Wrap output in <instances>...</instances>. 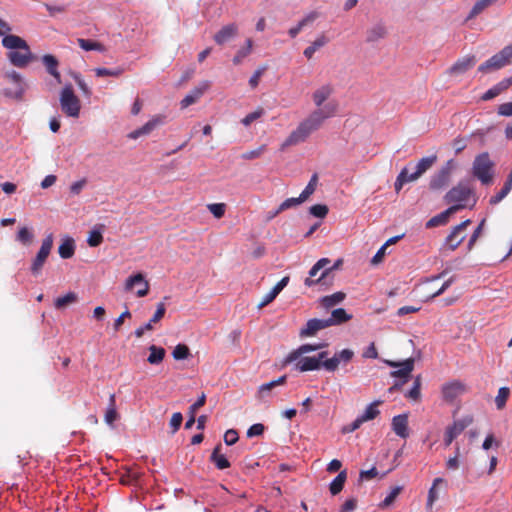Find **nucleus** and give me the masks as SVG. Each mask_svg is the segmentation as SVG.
<instances>
[{"mask_svg":"<svg viewBox=\"0 0 512 512\" xmlns=\"http://www.w3.org/2000/svg\"><path fill=\"white\" fill-rule=\"evenodd\" d=\"M336 109V104L328 103L323 108H319L312 112L286 138L282 144V150L286 147L304 142L312 132L318 130L321 127L325 119L333 116L336 113Z\"/></svg>","mask_w":512,"mask_h":512,"instance_id":"f257e3e1","label":"nucleus"},{"mask_svg":"<svg viewBox=\"0 0 512 512\" xmlns=\"http://www.w3.org/2000/svg\"><path fill=\"white\" fill-rule=\"evenodd\" d=\"M2 45L10 50L7 53V58L15 67L24 68L33 59L28 43L18 35H6L2 39Z\"/></svg>","mask_w":512,"mask_h":512,"instance_id":"f03ea898","label":"nucleus"},{"mask_svg":"<svg viewBox=\"0 0 512 512\" xmlns=\"http://www.w3.org/2000/svg\"><path fill=\"white\" fill-rule=\"evenodd\" d=\"M62 112L71 118H78L81 110V101L74 93L73 86L68 83L60 92L59 97Z\"/></svg>","mask_w":512,"mask_h":512,"instance_id":"7ed1b4c3","label":"nucleus"},{"mask_svg":"<svg viewBox=\"0 0 512 512\" xmlns=\"http://www.w3.org/2000/svg\"><path fill=\"white\" fill-rule=\"evenodd\" d=\"M512 63V43L505 46L497 54L486 60L478 67V71L482 73H489L491 71L499 70Z\"/></svg>","mask_w":512,"mask_h":512,"instance_id":"20e7f679","label":"nucleus"},{"mask_svg":"<svg viewBox=\"0 0 512 512\" xmlns=\"http://www.w3.org/2000/svg\"><path fill=\"white\" fill-rule=\"evenodd\" d=\"M512 63V43L505 46L497 54L486 60L478 67V71L482 73H489L491 71L499 70Z\"/></svg>","mask_w":512,"mask_h":512,"instance_id":"39448f33","label":"nucleus"},{"mask_svg":"<svg viewBox=\"0 0 512 512\" xmlns=\"http://www.w3.org/2000/svg\"><path fill=\"white\" fill-rule=\"evenodd\" d=\"M493 163L488 153L478 155L473 162V175L481 181L482 184L488 185L492 182Z\"/></svg>","mask_w":512,"mask_h":512,"instance_id":"423d86ee","label":"nucleus"},{"mask_svg":"<svg viewBox=\"0 0 512 512\" xmlns=\"http://www.w3.org/2000/svg\"><path fill=\"white\" fill-rule=\"evenodd\" d=\"M471 224V220L467 219L460 224L456 225L451 233L445 238L442 245L443 250L454 251L466 238V229Z\"/></svg>","mask_w":512,"mask_h":512,"instance_id":"0eeeda50","label":"nucleus"},{"mask_svg":"<svg viewBox=\"0 0 512 512\" xmlns=\"http://www.w3.org/2000/svg\"><path fill=\"white\" fill-rule=\"evenodd\" d=\"M52 247H53V236H52V234H49L48 236H46L45 239H43L41 247L31 264L30 270L34 276H37L40 274L49 254L51 252Z\"/></svg>","mask_w":512,"mask_h":512,"instance_id":"6e6552de","label":"nucleus"},{"mask_svg":"<svg viewBox=\"0 0 512 512\" xmlns=\"http://www.w3.org/2000/svg\"><path fill=\"white\" fill-rule=\"evenodd\" d=\"M468 392L467 385L460 380H453L442 385V399L449 404Z\"/></svg>","mask_w":512,"mask_h":512,"instance_id":"1a4fd4ad","label":"nucleus"},{"mask_svg":"<svg viewBox=\"0 0 512 512\" xmlns=\"http://www.w3.org/2000/svg\"><path fill=\"white\" fill-rule=\"evenodd\" d=\"M472 423L473 417L467 415L459 420L454 421L451 426H448L444 435L445 446H450L454 439L457 438Z\"/></svg>","mask_w":512,"mask_h":512,"instance_id":"9d476101","label":"nucleus"},{"mask_svg":"<svg viewBox=\"0 0 512 512\" xmlns=\"http://www.w3.org/2000/svg\"><path fill=\"white\" fill-rule=\"evenodd\" d=\"M5 78L11 83V87L4 89V95L14 99H20L24 93V83L21 75L12 70L5 73Z\"/></svg>","mask_w":512,"mask_h":512,"instance_id":"9b49d317","label":"nucleus"},{"mask_svg":"<svg viewBox=\"0 0 512 512\" xmlns=\"http://www.w3.org/2000/svg\"><path fill=\"white\" fill-rule=\"evenodd\" d=\"M354 357V351L351 349H343L336 352L333 357L326 359L323 362V368L328 372H334L338 369L341 363L347 364Z\"/></svg>","mask_w":512,"mask_h":512,"instance_id":"f8f14e48","label":"nucleus"},{"mask_svg":"<svg viewBox=\"0 0 512 512\" xmlns=\"http://www.w3.org/2000/svg\"><path fill=\"white\" fill-rule=\"evenodd\" d=\"M472 191L471 189L462 183L453 187L446 195L445 201L449 204H464L466 206V202L469 199Z\"/></svg>","mask_w":512,"mask_h":512,"instance_id":"ddd939ff","label":"nucleus"},{"mask_svg":"<svg viewBox=\"0 0 512 512\" xmlns=\"http://www.w3.org/2000/svg\"><path fill=\"white\" fill-rule=\"evenodd\" d=\"M477 58L475 55H467L458 59L448 70V74L458 76L466 73L475 66Z\"/></svg>","mask_w":512,"mask_h":512,"instance_id":"4468645a","label":"nucleus"},{"mask_svg":"<svg viewBox=\"0 0 512 512\" xmlns=\"http://www.w3.org/2000/svg\"><path fill=\"white\" fill-rule=\"evenodd\" d=\"M135 286H138V290L136 292L138 297H144L148 294L149 283L144 279V276L141 273L130 276L125 282L126 291L132 290Z\"/></svg>","mask_w":512,"mask_h":512,"instance_id":"2eb2a0df","label":"nucleus"},{"mask_svg":"<svg viewBox=\"0 0 512 512\" xmlns=\"http://www.w3.org/2000/svg\"><path fill=\"white\" fill-rule=\"evenodd\" d=\"M386 363L391 367H399L398 370H394L391 372L392 377L402 378L403 382H406L411 372L414 369V359L408 358L402 363L394 362V361H386Z\"/></svg>","mask_w":512,"mask_h":512,"instance_id":"dca6fc26","label":"nucleus"},{"mask_svg":"<svg viewBox=\"0 0 512 512\" xmlns=\"http://www.w3.org/2000/svg\"><path fill=\"white\" fill-rule=\"evenodd\" d=\"M165 117L162 115H156L152 119H150L147 123H145L142 127L130 132L128 137L130 139H137L141 136H145L150 134L155 128L162 125L164 123Z\"/></svg>","mask_w":512,"mask_h":512,"instance_id":"f3484780","label":"nucleus"},{"mask_svg":"<svg viewBox=\"0 0 512 512\" xmlns=\"http://www.w3.org/2000/svg\"><path fill=\"white\" fill-rule=\"evenodd\" d=\"M328 327H330V326H329L327 319H317V318L310 319L307 321L305 327H303L300 330L299 335L302 338L312 337V336H315L318 333V331L323 330Z\"/></svg>","mask_w":512,"mask_h":512,"instance_id":"a211bd4d","label":"nucleus"},{"mask_svg":"<svg viewBox=\"0 0 512 512\" xmlns=\"http://www.w3.org/2000/svg\"><path fill=\"white\" fill-rule=\"evenodd\" d=\"M463 208H465L464 204H456V205L450 206L445 211H443L440 214L429 219L426 223V227L433 228V227H437V226L446 224L450 215H452L453 213H455Z\"/></svg>","mask_w":512,"mask_h":512,"instance_id":"6ab92c4d","label":"nucleus"},{"mask_svg":"<svg viewBox=\"0 0 512 512\" xmlns=\"http://www.w3.org/2000/svg\"><path fill=\"white\" fill-rule=\"evenodd\" d=\"M325 346V344H303L299 346L297 349L291 351L286 358L283 361V365H288L293 362H295L297 359H299L300 356H303L304 354H307L309 352L316 351L318 349H321Z\"/></svg>","mask_w":512,"mask_h":512,"instance_id":"aec40b11","label":"nucleus"},{"mask_svg":"<svg viewBox=\"0 0 512 512\" xmlns=\"http://www.w3.org/2000/svg\"><path fill=\"white\" fill-rule=\"evenodd\" d=\"M238 34V26L231 23L223 26L213 37L218 45H223L233 39Z\"/></svg>","mask_w":512,"mask_h":512,"instance_id":"412c9836","label":"nucleus"},{"mask_svg":"<svg viewBox=\"0 0 512 512\" xmlns=\"http://www.w3.org/2000/svg\"><path fill=\"white\" fill-rule=\"evenodd\" d=\"M209 84L207 82L203 83L201 86L195 87L191 90L180 102L181 108L185 109L190 105L196 103L204 94V92L208 89Z\"/></svg>","mask_w":512,"mask_h":512,"instance_id":"4be33fe9","label":"nucleus"},{"mask_svg":"<svg viewBox=\"0 0 512 512\" xmlns=\"http://www.w3.org/2000/svg\"><path fill=\"white\" fill-rule=\"evenodd\" d=\"M294 363L295 369L299 372L313 371L320 368L319 359H316L315 356H300Z\"/></svg>","mask_w":512,"mask_h":512,"instance_id":"5701e85b","label":"nucleus"},{"mask_svg":"<svg viewBox=\"0 0 512 512\" xmlns=\"http://www.w3.org/2000/svg\"><path fill=\"white\" fill-rule=\"evenodd\" d=\"M42 63L45 66L47 72L57 81L61 83V75L58 71L59 62L54 55L45 54L42 57Z\"/></svg>","mask_w":512,"mask_h":512,"instance_id":"b1692460","label":"nucleus"},{"mask_svg":"<svg viewBox=\"0 0 512 512\" xmlns=\"http://www.w3.org/2000/svg\"><path fill=\"white\" fill-rule=\"evenodd\" d=\"M392 429L396 435L401 438H407L408 433V417L405 414L397 415L392 419Z\"/></svg>","mask_w":512,"mask_h":512,"instance_id":"393cba45","label":"nucleus"},{"mask_svg":"<svg viewBox=\"0 0 512 512\" xmlns=\"http://www.w3.org/2000/svg\"><path fill=\"white\" fill-rule=\"evenodd\" d=\"M143 473L134 467L126 468L125 472L120 476V483L123 485H139Z\"/></svg>","mask_w":512,"mask_h":512,"instance_id":"a878e982","label":"nucleus"},{"mask_svg":"<svg viewBox=\"0 0 512 512\" xmlns=\"http://www.w3.org/2000/svg\"><path fill=\"white\" fill-rule=\"evenodd\" d=\"M440 485H443V486H447V481L442 478V477H437L433 480V483H432V486L430 487L429 491H428V497H427V510H431L432 507H433V504L435 503V501L438 500L439 498V495H438V492H437V487L440 486Z\"/></svg>","mask_w":512,"mask_h":512,"instance_id":"bb28decb","label":"nucleus"},{"mask_svg":"<svg viewBox=\"0 0 512 512\" xmlns=\"http://www.w3.org/2000/svg\"><path fill=\"white\" fill-rule=\"evenodd\" d=\"M221 444H218L211 456H210V460L211 462H213L215 464V466L219 469V470H224L226 468H229L230 467V462L227 460V458L221 454Z\"/></svg>","mask_w":512,"mask_h":512,"instance_id":"cd10ccee","label":"nucleus"},{"mask_svg":"<svg viewBox=\"0 0 512 512\" xmlns=\"http://www.w3.org/2000/svg\"><path fill=\"white\" fill-rule=\"evenodd\" d=\"M511 189H512V172L509 174V176H508L507 180L505 181L501 190L490 198L489 203L491 205L498 204L510 193Z\"/></svg>","mask_w":512,"mask_h":512,"instance_id":"c85d7f7f","label":"nucleus"},{"mask_svg":"<svg viewBox=\"0 0 512 512\" xmlns=\"http://www.w3.org/2000/svg\"><path fill=\"white\" fill-rule=\"evenodd\" d=\"M352 315L348 314L345 309L337 308L332 311L331 317L327 319L329 326L339 325L349 321Z\"/></svg>","mask_w":512,"mask_h":512,"instance_id":"c756f323","label":"nucleus"},{"mask_svg":"<svg viewBox=\"0 0 512 512\" xmlns=\"http://www.w3.org/2000/svg\"><path fill=\"white\" fill-rule=\"evenodd\" d=\"M58 253L61 258L69 259L75 253V242L71 237H67L58 247Z\"/></svg>","mask_w":512,"mask_h":512,"instance_id":"7c9ffc66","label":"nucleus"},{"mask_svg":"<svg viewBox=\"0 0 512 512\" xmlns=\"http://www.w3.org/2000/svg\"><path fill=\"white\" fill-rule=\"evenodd\" d=\"M449 171L441 170L438 174H436L430 181V188L437 190L441 189L448 185L449 183Z\"/></svg>","mask_w":512,"mask_h":512,"instance_id":"2f4dec72","label":"nucleus"},{"mask_svg":"<svg viewBox=\"0 0 512 512\" xmlns=\"http://www.w3.org/2000/svg\"><path fill=\"white\" fill-rule=\"evenodd\" d=\"M346 479H347L346 470L340 471L339 474L330 483V486H329L330 493L334 496L339 494L344 487Z\"/></svg>","mask_w":512,"mask_h":512,"instance_id":"473e14b6","label":"nucleus"},{"mask_svg":"<svg viewBox=\"0 0 512 512\" xmlns=\"http://www.w3.org/2000/svg\"><path fill=\"white\" fill-rule=\"evenodd\" d=\"M149 351H150V354L147 358V361L152 365L161 363L166 354V351L164 348L158 347L156 345H151L149 347Z\"/></svg>","mask_w":512,"mask_h":512,"instance_id":"72a5a7b5","label":"nucleus"},{"mask_svg":"<svg viewBox=\"0 0 512 512\" xmlns=\"http://www.w3.org/2000/svg\"><path fill=\"white\" fill-rule=\"evenodd\" d=\"M332 93V88L329 85H325L317 89L313 93V101L317 107L322 106V104L328 99V97Z\"/></svg>","mask_w":512,"mask_h":512,"instance_id":"f704fd0d","label":"nucleus"},{"mask_svg":"<svg viewBox=\"0 0 512 512\" xmlns=\"http://www.w3.org/2000/svg\"><path fill=\"white\" fill-rule=\"evenodd\" d=\"M367 42H376L386 35V28L382 24H377L367 31Z\"/></svg>","mask_w":512,"mask_h":512,"instance_id":"c9c22d12","label":"nucleus"},{"mask_svg":"<svg viewBox=\"0 0 512 512\" xmlns=\"http://www.w3.org/2000/svg\"><path fill=\"white\" fill-rule=\"evenodd\" d=\"M382 402L381 401H374L372 402L371 404H369L365 411L363 412L362 415H360L359 417L361 418V420L363 422H367V421H370V420H373L375 419L379 414H380V411L378 409V406L381 404Z\"/></svg>","mask_w":512,"mask_h":512,"instance_id":"e433bc0d","label":"nucleus"},{"mask_svg":"<svg viewBox=\"0 0 512 512\" xmlns=\"http://www.w3.org/2000/svg\"><path fill=\"white\" fill-rule=\"evenodd\" d=\"M286 382V376H281L276 380L262 384L258 389V397L264 398L266 393L270 392L273 388L283 385Z\"/></svg>","mask_w":512,"mask_h":512,"instance_id":"4c0bfd02","label":"nucleus"},{"mask_svg":"<svg viewBox=\"0 0 512 512\" xmlns=\"http://www.w3.org/2000/svg\"><path fill=\"white\" fill-rule=\"evenodd\" d=\"M436 160L437 157L435 155L422 158L414 167L416 176H422V174L432 167Z\"/></svg>","mask_w":512,"mask_h":512,"instance_id":"58836bf2","label":"nucleus"},{"mask_svg":"<svg viewBox=\"0 0 512 512\" xmlns=\"http://www.w3.org/2000/svg\"><path fill=\"white\" fill-rule=\"evenodd\" d=\"M118 413L116 411V400L115 395L111 394L109 397V407L105 413V422L108 425H113V423L117 420Z\"/></svg>","mask_w":512,"mask_h":512,"instance_id":"ea45409f","label":"nucleus"},{"mask_svg":"<svg viewBox=\"0 0 512 512\" xmlns=\"http://www.w3.org/2000/svg\"><path fill=\"white\" fill-rule=\"evenodd\" d=\"M303 202H305V200H302L301 195H299V197H297V198H288L280 204L278 209L272 214L271 217H275L279 213H281L287 209H290L292 207L298 206V205L302 204Z\"/></svg>","mask_w":512,"mask_h":512,"instance_id":"a19ab883","label":"nucleus"},{"mask_svg":"<svg viewBox=\"0 0 512 512\" xmlns=\"http://www.w3.org/2000/svg\"><path fill=\"white\" fill-rule=\"evenodd\" d=\"M77 42H78V45L85 51H92V50H96V51H100V52L105 51V47L100 42H97V41L79 38L77 40Z\"/></svg>","mask_w":512,"mask_h":512,"instance_id":"79ce46f5","label":"nucleus"},{"mask_svg":"<svg viewBox=\"0 0 512 512\" xmlns=\"http://www.w3.org/2000/svg\"><path fill=\"white\" fill-rule=\"evenodd\" d=\"M346 295L343 292H336L332 295H328L322 298L321 302L325 308H331L336 304L342 302L345 299Z\"/></svg>","mask_w":512,"mask_h":512,"instance_id":"37998d69","label":"nucleus"},{"mask_svg":"<svg viewBox=\"0 0 512 512\" xmlns=\"http://www.w3.org/2000/svg\"><path fill=\"white\" fill-rule=\"evenodd\" d=\"M499 0H478L472 7L468 18H473L480 14L487 7L497 3Z\"/></svg>","mask_w":512,"mask_h":512,"instance_id":"c03bdc74","label":"nucleus"},{"mask_svg":"<svg viewBox=\"0 0 512 512\" xmlns=\"http://www.w3.org/2000/svg\"><path fill=\"white\" fill-rule=\"evenodd\" d=\"M78 297H77V294L74 293V292H69L67 293L66 295L62 296V297H58L56 300H55V308L57 309H62V308H65L66 306L70 305V304H73L77 301Z\"/></svg>","mask_w":512,"mask_h":512,"instance_id":"a18cd8bd","label":"nucleus"},{"mask_svg":"<svg viewBox=\"0 0 512 512\" xmlns=\"http://www.w3.org/2000/svg\"><path fill=\"white\" fill-rule=\"evenodd\" d=\"M253 41L251 39L246 40V46L239 49L233 58L234 65H239L243 59L248 56L252 51Z\"/></svg>","mask_w":512,"mask_h":512,"instance_id":"49530a36","label":"nucleus"},{"mask_svg":"<svg viewBox=\"0 0 512 512\" xmlns=\"http://www.w3.org/2000/svg\"><path fill=\"white\" fill-rule=\"evenodd\" d=\"M342 263H343L342 259H338L331 268H326L322 272L321 276L318 279H316V280L310 279V278H306L305 279V285L308 286V287H311V286H313L315 284L320 283L330 273V271L338 269L342 265Z\"/></svg>","mask_w":512,"mask_h":512,"instance_id":"de8ad7c7","label":"nucleus"},{"mask_svg":"<svg viewBox=\"0 0 512 512\" xmlns=\"http://www.w3.org/2000/svg\"><path fill=\"white\" fill-rule=\"evenodd\" d=\"M510 395V389L508 387H501L498 390V394L495 398V404L498 410L504 409L506 402Z\"/></svg>","mask_w":512,"mask_h":512,"instance_id":"09e8293b","label":"nucleus"},{"mask_svg":"<svg viewBox=\"0 0 512 512\" xmlns=\"http://www.w3.org/2000/svg\"><path fill=\"white\" fill-rule=\"evenodd\" d=\"M94 72L97 77H105V76H111V77H119L124 73V68L117 67L114 69H107V68H95Z\"/></svg>","mask_w":512,"mask_h":512,"instance_id":"8fccbe9b","label":"nucleus"},{"mask_svg":"<svg viewBox=\"0 0 512 512\" xmlns=\"http://www.w3.org/2000/svg\"><path fill=\"white\" fill-rule=\"evenodd\" d=\"M402 489L403 488L401 486L393 487L391 489L390 493L380 503V505H379L380 508H386V507L390 506L395 501V499L398 497V495L401 493Z\"/></svg>","mask_w":512,"mask_h":512,"instance_id":"3c124183","label":"nucleus"},{"mask_svg":"<svg viewBox=\"0 0 512 512\" xmlns=\"http://www.w3.org/2000/svg\"><path fill=\"white\" fill-rule=\"evenodd\" d=\"M317 183H318V176H317V174H313L310 181L308 182L307 186L300 194L302 196V200L306 201L314 193Z\"/></svg>","mask_w":512,"mask_h":512,"instance_id":"603ef678","label":"nucleus"},{"mask_svg":"<svg viewBox=\"0 0 512 512\" xmlns=\"http://www.w3.org/2000/svg\"><path fill=\"white\" fill-rule=\"evenodd\" d=\"M420 396H421V377L417 376L414 380L412 388L406 394V397L409 399H412L414 401H417L420 399Z\"/></svg>","mask_w":512,"mask_h":512,"instance_id":"864d4df0","label":"nucleus"},{"mask_svg":"<svg viewBox=\"0 0 512 512\" xmlns=\"http://www.w3.org/2000/svg\"><path fill=\"white\" fill-rule=\"evenodd\" d=\"M16 240L23 245H29L33 240V233L27 227H21L17 233Z\"/></svg>","mask_w":512,"mask_h":512,"instance_id":"5fc2aeb1","label":"nucleus"},{"mask_svg":"<svg viewBox=\"0 0 512 512\" xmlns=\"http://www.w3.org/2000/svg\"><path fill=\"white\" fill-rule=\"evenodd\" d=\"M172 355L175 360H183L188 358V356L190 355V350L187 345L178 344L174 348Z\"/></svg>","mask_w":512,"mask_h":512,"instance_id":"6e6d98bb","label":"nucleus"},{"mask_svg":"<svg viewBox=\"0 0 512 512\" xmlns=\"http://www.w3.org/2000/svg\"><path fill=\"white\" fill-rule=\"evenodd\" d=\"M208 210L213 214V216L217 219H220L224 216L226 211L225 203H212L207 205Z\"/></svg>","mask_w":512,"mask_h":512,"instance_id":"4d7b16f0","label":"nucleus"},{"mask_svg":"<svg viewBox=\"0 0 512 512\" xmlns=\"http://www.w3.org/2000/svg\"><path fill=\"white\" fill-rule=\"evenodd\" d=\"M103 242V235L98 230H92L89 233L87 243L90 247H97Z\"/></svg>","mask_w":512,"mask_h":512,"instance_id":"13d9d810","label":"nucleus"},{"mask_svg":"<svg viewBox=\"0 0 512 512\" xmlns=\"http://www.w3.org/2000/svg\"><path fill=\"white\" fill-rule=\"evenodd\" d=\"M264 114L263 108H258L256 111L247 114L242 120L244 126H249L255 120L259 119Z\"/></svg>","mask_w":512,"mask_h":512,"instance_id":"bf43d9fd","label":"nucleus"},{"mask_svg":"<svg viewBox=\"0 0 512 512\" xmlns=\"http://www.w3.org/2000/svg\"><path fill=\"white\" fill-rule=\"evenodd\" d=\"M330 263V260L328 258H321L320 260H318L314 265L313 267L310 269L309 271V277L310 279H312L313 277H315L317 275V273L325 268L328 264Z\"/></svg>","mask_w":512,"mask_h":512,"instance_id":"052dcab7","label":"nucleus"},{"mask_svg":"<svg viewBox=\"0 0 512 512\" xmlns=\"http://www.w3.org/2000/svg\"><path fill=\"white\" fill-rule=\"evenodd\" d=\"M266 151V145H261L256 149L247 151L242 154V158L245 160H253L259 158Z\"/></svg>","mask_w":512,"mask_h":512,"instance_id":"680f3d73","label":"nucleus"},{"mask_svg":"<svg viewBox=\"0 0 512 512\" xmlns=\"http://www.w3.org/2000/svg\"><path fill=\"white\" fill-rule=\"evenodd\" d=\"M484 220H482L480 222V224L477 226V228L474 230L473 234L471 235L469 241H468V244H467V249L468 251H471L476 243V241L478 240V238L480 237L481 233H482V230H483V227H484Z\"/></svg>","mask_w":512,"mask_h":512,"instance_id":"e2e57ef3","label":"nucleus"},{"mask_svg":"<svg viewBox=\"0 0 512 512\" xmlns=\"http://www.w3.org/2000/svg\"><path fill=\"white\" fill-rule=\"evenodd\" d=\"M73 76V79L75 80L76 84L78 85V87L80 88V90L82 91V93L86 96V97H90L92 92H91V89L88 87V85L85 83V81L83 80V78L77 74V73H73L72 74Z\"/></svg>","mask_w":512,"mask_h":512,"instance_id":"0e129e2a","label":"nucleus"},{"mask_svg":"<svg viewBox=\"0 0 512 512\" xmlns=\"http://www.w3.org/2000/svg\"><path fill=\"white\" fill-rule=\"evenodd\" d=\"M328 207L324 204H315L310 207V213L318 218H324L328 214Z\"/></svg>","mask_w":512,"mask_h":512,"instance_id":"69168bd1","label":"nucleus"},{"mask_svg":"<svg viewBox=\"0 0 512 512\" xmlns=\"http://www.w3.org/2000/svg\"><path fill=\"white\" fill-rule=\"evenodd\" d=\"M265 427L261 423H256L250 426L247 430V437L252 438L255 436H260L264 433Z\"/></svg>","mask_w":512,"mask_h":512,"instance_id":"338daca9","label":"nucleus"},{"mask_svg":"<svg viewBox=\"0 0 512 512\" xmlns=\"http://www.w3.org/2000/svg\"><path fill=\"white\" fill-rule=\"evenodd\" d=\"M497 113L500 116L511 117L512 116V101L500 104L497 108Z\"/></svg>","mask_w":512,"mask_h":512,"instance_id":"774afa93","label":"nucleus"}]
</instances>
